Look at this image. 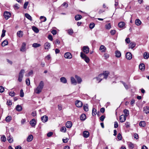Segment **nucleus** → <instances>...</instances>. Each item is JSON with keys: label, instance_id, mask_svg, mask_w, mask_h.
<instances>
[{"label": "nucleus", "instance_id": "1", "mask_svg": "<svg viewBox=\"0 0 149 149\" xmlns=\"http://www.w3.org/2000/svg\"><path fill=\"white\" fill-rule=\"evenodd\" d=\"M44 86V83L43 81H41L38 86L34 89V92L38 94L42 91Z\"/></svg>", "mask_w": 149, "mask_h": 149}, {"label": "nucleus", "instance_id": "2", "mask_svg": "<svg viewBox=\"0 0 149 149\" xmlns=\"http://www.w3.org/2000/svg\"><path fill=\"white\" fill-rule=\"evenodd\" d=\"M80 56L81 58L87 63L89 62L90 59L86 55L83 53L81 52L80 54Z\"/></svg>", "mask_w": 149, "mask_h": 149}, {"label": "nucleus", "instance_id": "3", "mask_svg": "<svg viewBox=\"0 0 149 149\" xmlns=\"http://www.w3.org/2000/svg\"><path fill=\"white\" fill-rule=\"evenodd\" d=\"M24 72V70L22 69L20 70L19 72V73L18 80L19 82L22 81Z\"/></svg>", "mask_w": 149, "mask_h": 149}, {"label": "nucleus", "instance_id": "4", "mask_svg": "<svg viewBox=\"0 0 149 149\" xmlns=\"http://www.w3.org/2000/svg\"><path fill=\"white\" fill-rule=\"evenodd\" d=\"M3 16L5 19L7 20L11 17V14L9 12L6 11L4 13Z\"/></svg>", "mask_w": 149, "mask_h": 149}, {"label": "nucleus", "instance_id": "5", "mask_svg": "<svg viewBox=\"0 0 149 149\" xmlns=\"http://www.w3.org/2000/svg\"><path fill=\"white\" fill-rule=\"evenodd\" d=\"M75 104L77 107H81L83 105V103L81 101L77 100L75 102Z\"/></svg>", "mask_w": 149, "mask_h": 149}, {"label": "nucleus", "instance_id": "6", "mask_svg": "<svg viewBox=\"0 0 149 149\" xmlns=\"http://www.w3.org/2000/svg\"><path fill=\"white\" fill-rule=\"evenodd\" d=\"M64 57L66 58L70 59L72 58V56L70 53L67 52L65 54Z\"/></svg>", "mask_w": 149, "mask_h": 149}, {"label": "nucleus", "instance_id": "7", "mask_svg": "<svg viewBox=\"0 0 149 149\" xmlns=\"http://www.w3.org/2000/svg\"><path fill=\"white\" fill-rule=\"evenodd\" d=\"M30 123L32 127H34L36 124V122L34 119H33L30 122Z\"/></svg>", "mask_w": 149, "mask_h": 149}, {"label": "nucleus", "instance_id": "8", "mask_svg": "<svg viewBox=\"0 0 149 149\" xmlns=\"http://www.w3.org/2000/svg\"><path fill=\"white\" fill-rule=\"evenodd\" d=\"M126 58L128 60H131L132 58V54L130 52H127L126 54Z\"/></svg>", "mask_w": 149, "mask_h": 149}, {"label": "nucleus", "instance_id": "9", "mask_svg": "<svg viewBox=\"0 0 149 149\" xmlns=\"http://www.w3.org/2000/svg\"><path fill=\"white\" fill-rule=\"evenodd\" d=\"M126 117L124 115H122L120 116V122L122 123L125 122L126 119Z\"/></svg>", "mask_w": 149, "mask_h": 149}, {"label": "nucleus", "instance_id": "10", "mask_svg": "<svg viewBox=\"0 0 149 149\" xmlns=\"http://www.w3.org/2000/svg\"><path fill=\"white\" fill-rule=\"evenodd\" d=\"M83 51L86 54H88L89 52V48L87 46H85L83 48Z\"/></svg>", "mask_w": 149, "mask_h": 149}, {"label": "nucleus", "instance_id": "11", "mask_svg": "<svg viewBox=\"0 0 149 149\" xmlns=\"http://www.w3.org/2000/svg\"><path fill=\"white\" fill-rule=\"evenodd\" d=\"M97 81H99L98 83L100 82L103 79H104L103 74H99L97 78Z\"/></svg>", "mask_w": 149, "mask_h": 149}, {"label": "nucleus", "instance_id": "12", "mask_svg": "<svg viewBox=\"0 0 149 149\" xmlns=\"http://www.w3.org/2000/svg\"><path fill=\"white\" fill-rule=\"evenodd\" d=\"M44 48L45 49L48 50L50 48V44L48 42H46L44 45Z\"/></svg>", "mask_w": 149, "mask_h": 149}, {"label": "nucleus", "instance_id": "13", "mask_svg": "<svg viewBox=\"0 0 149 149\" xmlns=\"http://www.w3.org/2000/svg\"><path fill=\"white\" fill-rule=\"evenodd\" d=\"M26 44L25 42H23L22 44V45L21 47L20 50V51L24 52L26 51Z\"/></svg>", "mask_w": 149, "mask_h": 149}, {"label": "nucleus", "instance_id": "14", "mask_svg": "<svg viewBox=\"0 0 149 149\" xmlns=\"http://www.w3.org/2000/svg\"><path fill=\"white\" fill-rule=\"evenodd\" d=\"M41 119L43 122L45 123L47 121L48 119V117L47 116L45 115L42 117Z\"/></svg>", "mask_w": 149, "mask_h": 149}, {"label": "nucleus", "instance_id": "15", "mask_svg": "<svg viewBox=\"0 0 149 149\" xmlns=\"http://www.w3.org/2000/svg\"><path fill=\"white\" fill-rule=\"evenodd\" d=\"M139 68L141 70L143 71L145 70V65L143 63H141L139 65Z\"/></svg>", "mask_w": 149, "mask_h": 149}, {"label": "nucleus", "instance_id": "16", "mask_svg": "<svg viewBox=\"0 0 149 149\" xmlns=\"http://www.w3.org/2000/svg\"><path fill=\"white\" fill-rule=\"evenodd\" d=\"M127 144L129 148L130 149H132L134 147V144L131 142H128L127 143Z\"/></svg>", "mask_w": 149, "mask_h": 149}, {"label": "nucleus", "instance_id": "17", "mask_svg": "<svg viewBox=\"0 0 149 149\" xmlns=\"http://www.w3.org/2000/svg\"><path fill=\"white\" fill-rule=\"evenodd\" d=\"M143 111L147 114L149 113V107L146 106L143 108Z\"/></svg>", "mask_w": 149, "mask_h": 149}, {"label": "nucleus", "instance_id": "18", "mask_svg": "<svg viewBox=\"0 0 149 149\" xmlns=\"http://www.w3.org/2000/svg\"><path fill=\"white\" fill-rule=\"evenodd\" d=\"M75 77L76 79L77 83L78 84H80L82 81L81 79L77 75H75Z\"/></svg>", "mask_w": 149, "mask_h": 149}, {"label": "nucleus", "instance_id": "19", "mask_svg": "<svg viewBox=\"0 0 149 149\" xmlns=\"http://www.w3.org/2000/svg\"><path fill=\"white\" fill-rule=\"evenodd\" d=\"M71 82L72 84L74 85H76L77 82L75 78L73 77H71L70 78Z\"/></svg>", "mask_w": 149, "mask_h": 149}, {"label": "nucleus", "instance_id": "20", "mask_svg": "<svg viewBox=\"0 0 149 149\" xmlns=\"http://www.w3.org/2000/svg\"><path fill=\"white\" fill-rule=\"evenodd\" d=\"M83 134L84 137L86 138L88 137L89 136V132L87 131H84Z\"/></svg>", "mask_w": 149, "mask_h": 149}, {"label": "nucleus", "instance_id": "21", "mask_svg": "<svg viewBox=\"0 0 149 149\" xmlns=\"http://www.w3.org/2000/svg\"><path fill=\"white\" fill-rule=\"evenodd\" d=\"M72 125V124L71 121H68L65 124L66 127L68 128H70Z\"/></svg>", "mask_w": 149, "mask_h": 149}, {"label": "nucleus", "instance_id": "22", "mask_svg": "<svg viewBox=\"0 0 149 149\" xmlns=\"http://www.w3.org/2000/svg\"><path fill=\"white\" fill-rule=\"evenodd\" d=\"M17 35L19 38L22 37L23 35V32L21 31H19L17 32Z\"/></svg>", "mask_w": 149, "mask_h": 149}, {"label": "nucleus", "instance_id": "23", "mask_svg": "<svg viewBox=\"0 0 149 149\" xmlns=\"http://www.w3.org/2000/svg\"><path fill=\"white\" fill-rule=\"evenodd\" d=\"M82 16L80 15H77L75 16V19L76 21H78L82 18Z\"/></svg>", "mask_w": 149, "mask_h": 149}, {"label": "nucleus", "instance_id": "24", "mask_svg": "<svg viewBox=\"0 0 149 149\" xmlns=\"http://www.w3.org/2000/svg\"><path fill=\"white\" fill-rule=\"evenodd\" d=\"M106 49V48L104 45H101L100 48V50L102 52H105Z\"/></svg>", "mask_w": 149, "mask_h": 149}, {"label": "nucleus", "instance_id": "25", "mask_svg": "<svg viewBox=\"0 0 149 149\" xmlns=\"http://www.w3.org/2000/svg\"><path fill=\"white\" fill-rule=\"evenodd\" d=\"M139 125L140 127H144L146 126V123L144 121H140L139 123Z\"/></svg>", "mask_w": 149, "mask_h": 149}, {"label": "nucleus", "instance_id": "26", "mask_svg": "<svg viewBox=\"0 0 149 149\" xmlns=\"http://www.w3.org/2000/svg\"><path fill=\"white\" fill-rule=\"evenodd\" d=\"M136 45V43L134 42H131L129 45V48L132 49Z\"/></svg>", "mask_w": 149, "mask_h": 149}, {"label": "nucleus", "instance_id": "27", "mask_svg": "<svg viewBox=\"0 0 149 149\" xmlns=\"http://www.w3.org/2000/svg\"><path fill=\"white\" fill-rule=\"evenodd\" d=\"M135 24L137 26H139L141 24V22L139 19H136L135 21Z\"/></svg>", "mask_w": 149, "mask_h": 149}, {"label": "nucleus", "instance_id": "28", "mask_svg": "<svg viewBox=\"0 0 149 149\" xmlns=\"http://www.w3.org/2000/svg\"><path fill=\"white\" fill-rule=\"evenodd\" d=\"M16 109L18 111H20L22 110V107L19 105H17L16 107Z\"/></svg>", "mask_w": 149, "mask_h": 149}, {"label": "nucleus", "instance_id": "29", "mask_svg": "<svg viewBox=\"0 0 149 149\" xmlns=\"http://www.w3.org/2000/svg\"><path fill=\"white\" fill-rule=\"evenodd\" d=\"M60 81L62 83L65 84L67 83V80L64 77H61L60 79Z\"/></svg>", "mask_w": 149, "mask_h": 149}, {"label": "nucleus", "instance_id": "30", "mask_svg": "<svg viewBox=\"0 0 149 149\" xmlns=\"http://www.w3.org/2000/svg\"><path fill=\"white\" fill-rule=\"evenodd\" d=\"M125 23L123 22H121L118 23V26L120 28H123L125 25Z\"/></svg>", "mask_w": 149, "mask_h": 149}, {"label": "nucleus", "instance_id": "31", "mask_svg": "<svg viewBox=\"0 0 149 149\" xmlns=\"http://www.w3.org/2000/svg\"><path fill=\"white\" fill-rule=\"evenodd\" d=\"M123 112L125 114L124 116H125L126 117L128 116L129 114V112L128 110L127 109H125L123 111Z\"/></svg>", "mask_w": 149, "mask_h": 149}, {"label": "nucleus", "instance_id": "32", "mask_svg": "<svg viewBox=\"0 0 149 149\" xmlns=\"http://www.w3.org/2000/svg\"><path fill=\"white\" fill-rule=\"evenodd\" d=\"M109 72L108 71H105L104 72L103 74L104 79H106L108 77Z\"/></svg>", "mask_w": 149, "mask_h": 149}, {"label": "nucleus", "instance_id": "33", "mask_svg": "<svg viewBox=\"0 0 149 149\" xmlns=\"http://www.w3.org/2000/svg\"><path fill=\"white\" fill-rule=\"evenodd\" d=\"M116 56L117 57L119 58L121 56V53L120 51H117L115 52Z\"/></svg>", "mask_w": 149, "mask_h": 149}, {"label": "nucleus", "instance_id": "34", "mask_svg": "<svg viewBox=\"0 0 149 149\" xmlns=\"http://www.w3.org/2000/svg\"><path fill=\"white\" fill-rule=\"evenodd\" d=\"M143 56L144 59H147L149 57V55L147 52H145L143 54Z\"/></svg>", "mask_w": 149, "mask_h": 149}, {"label": "nucleus", "instance_id": "35", "mask_svg": "<svg viewBox=\"0 0 149 149\" xmlns=\"http://www.w3.org/2000/svg\"><path fill=\"white\" fill-rule=\"evenodd\" d=\"M33 136L32 135H29L27 138V141L28 142H30L33 140Z\"/></svg>", "mask_w": 149, "mask_h": 149}, {"label": "nucleus", "instance_id": "36", "mask_svg": "<svg viewBox=\"0 0 149 149\" xmlns=\"http://www.w3.org/2000/svg\"><path fill=\"white\" fill-rule=\"evenodd\" d=\"M86 118V115L84 114H82L80 117V119L81 120L84 121L85 120Z\"/></svg>", "mask_w": 149, "mask_h": 149}, {"label": "nucleus", "instance_id": "37", "mask_svg": "<svg viewBox=\"0 0 149 149\" xmlns=\"http://www.w3.org/2000/svg\"><path fill=\"white\" fill-rule=\"evenodd\" d=\"M97 114V110L95 108H93L92 109V115L93 116H95Z\"/></svg>", "mask_w": 149, "mask_h": 149}, {"label": "nucleus", "instance_id": "38", "mask_svg": "<svg viewBox=\"0 0 149 149\" xmlns=\"http://www.w3.org/2000/svg\"><path fill=\"white\" fill-rule=\"evenodd\" d=\"M11 119L12 117L11 116H7L5 120L7 122H9L10 121V120H11Z\"/></svg>", "mask_w": 149, "mask_h": 149}, {"label": "nucleus", "instance_id": "39", "mask_svg": "<svg viewBox=\"0 0 149 149\" xmlns=\"http://www.w3.org/2000/svg\"><path fill=\"white\" fill-rule=\"evenodd\" d=\"M83 108L84 110L86 111H88V104H86L83 106Z\"/></svg>", "mask_w": 149, "mask_h": 149}, {"label": "nucleus", "instance_id": "40", "mask_svg": "<svg viewBox=\"0 0 149 149\" xmlns=\"http://www.w3.org/2000/svg\"><path fill=\"white\" fill-rule=\"evenodd\" d=\"M25 16L26 18H27L29 20L31 21L32 20V17L31 16L28 14L26 13L25 14Z\"/></svg>", "mask_w": 149, "mask_h": 149}, {"label": "nucleus", "instance_id": "41", "mask_svg": "<svg viewBox=\"0 0 149 149\" xmlns=\"http://www.w3.org/2000/svg\"><path fill=\"white\" fill-rule=\"evenodd\" d=\"M33 30L36 33H38L39 32V30L36 27L33 26L32 28Z\"/></svg>", "mask_w": 149, "mask_h": 149}, {"label": "nucleus", "instance_id": "42", "mask_svg": "<svg viewBox=\"0 0 149 149\" xmlns=\"http://www.w3.org/2000/svg\"><path fill=\"white\" fill-rule=\"evenodd\" d=\"M40 46V44L38 43H34L32 45V47L35 48L39 47Z\"/></svg>", "mask_w": 149, "mask_h": 149}, {"label": "nucleus", "instance_id": "43", "mask_svg": "<svg viewBox=\"0 0 149 149\" xmlns=\"http://www.w3.org/2000/svg\"><path fill=\"white\" fill-rule=\"evenodd\" d=\"M8 42L7 40H4L2 43V46L3 47L5 46L8 45Z\"/></svg>", "mask_w": 149, "mask_h": 149}, {"label": "nucleus", "instance_id": "44", "mask_svg": "<svg viewBox=\"0 0 149 149\" xmlns=\"http://www.w3.org/2000/svg\"><path fill=\"white\" fill-rule=\"evenodd\" d=\"M1 141L4 142H5L6 140V138L4 135H3L1 137Z\"/></svg>", "mask_w": 149, "mask_h": 149}, {"label": "nucleus", "instance_id": "45", "mask_svg": "<svg viewBox=\"0 0 149 149\" xmlns=\"http://www.w3.org/2000/svg\"><path fill=\"white\" fill-rule=\"evenodd\" d=\"M68 33L69 35H71L73 33V31L72 29H70L68 30Z\"/></svg>", "mask_w": 149, "mask_h": 149}, {"label": "nucleus", "instance_id": "46", "mask_svg": "<svg viewBox=\"0 0 149 149\" xmlns=\"http://www.w3.org/2000/svg\"><path fill=\"white\" fill-rule=\"evenodd\" d=\"M7 140L9 143H11L13 141V139L11 136H9L7 138Z\"/></svg>", "mask_w": 149, "mask_h": 149}, {"label": "nucleus", "instance_id": "47", "mask_svg": "<svg viewBox=\"0 0 149 149\" xmlns=\"http://www.w3.org/2000/svg\"><path fill=\"white\" fill-rule=\"evenodd\" d=\"M105 28L107 29H109L111 28V25L110 23L106 24L105 26Z\"/></svg>", "mask_w": 149, "mask_h": 149}, {"label": "nucleus", "instance_id": "48", "mask_svg": "<svg viewBox=\"0 0 149 149\" xmlns=\"http://www.w3.org/2000/svg\"><path fill=\"white\" fill-rule=\"evenodd\" d=\"M95 26V24L94 23H91L90 24L89 27L90 29H92Z\"/></svg>", "mask_w": 149, "mask_h": 149}, {"label": "nucleus", "instance_id": "49", "mask_svg": "<svg viewBox=\"0 0 149 149\" xmlns=\"http://www.w3.org/2000/svg\"><path fill=\"white\" fill-rule=\"evenodd\" d=\"M66 129L65 127H62L60 130V131L63 132H66Z\"/></svg>", "mask_w": 149, "mask_h": 149}, {"label": "nucleus", "instance_id": "50", "mask_svg": "<svg viewBox=\"0 0 149 149\" xmlns=\"http://www.w3.org/2000/svg\"><path fill=\"white\" fill-rule=\"evenodd\" d=\"M121 82L124 85V87H125V88L126 89H128V88H129L128 86L127 85V84H126L125 83V82H124L123 81H121Z\"/></svg>", "mask_w": 149, "mask_h": 149}, {"label": "nucleus", "instance_id": "51", "mask_svg": "<svg viewBox=\"0 0 149 149\" xmlns=\"http://www.w3.org/2000/svg\"><path fill=\"white\" fill-rule=\"evenodd\" d=\"M7 104L9 106H11L12 105V101L10 100H8L7 101Z\"/></svg>", "mask_w": 149, "mask_h": 149}, {"label": "nucleus", "instance_id": "52", "mask_svg": "<svg viewBox=\"0 0 149 149\" xmlns=\"http://www.w3.org/2000/svg\"><path fill=\"white\" fill-rule=\"evenodd\" d=\"M117 138L119 140H121L122 137L120 133H119L117 135Z\"/></svg>", "mask_w": 149, "mask_h": 149}, {"label": "nucleus", "instance_id": "53", "mask_svg": "<svg viewBox=\"0 0 149 149\" xmlns=\"http://www.w3.org/2000/svg\"><path fill=\"white\" fill-rule=\"evenodd\" d=\"M29 4V2L28 1L26 2L24 5V9H26L27 7V6Z\"/></svg>", "mask_w": 149, "mask_h": 149}, {"label": "nucleus", "instance_id": "54", "mask_svg": "<svg viewBox=\"0 0 149 149\" xmlns=\"http://www.w3.org/2000/svg\"><path fill=\"white\" fill-rule=\"evenodd\" d=\"M6 31L4 29H3L2 31V33L1 35V37L3 38V37L5 35Z\"/></svg>", "mask_w": 149, "mask_h": 149}, {"label": "nucleus", "instance_id": "55", "mask_svg": "<svg viewBox=\"0 0 149 149\" xmlns=\"http://www.w3.org/2000/svg\"><path fill=\"white\" fill-rule=\"evenodd\" d=\"M9 94L10 96L13 97L15 95V93L14 92H10L9 93Z\"/></svg>", "mask_w": 149, "mask_h": 149}, {"label": "nucleus", "instance_id": "56", "mask_svg": "<svg viewBox=\"0 0 149 149\" xmlns=\"http://www.w3.org/2000/svg\"><path fill=\"white\" fill-rule=\"evenodd\" d=\"M4 88L2 86H0V93H2L4 92Z\"/></svg>", "mask_w": 149, "mask_h": 149}, {"label": "nucleus", "instance_id": "57", "mask_svg": "<svg viewBox=\"0 0 149 149\" xmlns=\"http://www.w3.org/2000/svg\"><path fill=\"white\" fill-rule=\"evenodd\" d=\"M26 84L28 85L29 86L30 84V80L29 79H27L26 80Z\"/></svg>", "mask_w": 149, "mask_h": 149}, {"label": "nucleus", "instance_id": "58", "mask_svg": "<svg viewBox=\"0 0 149 149\" xmlns=\"http://www.w3.org/2000/svg\"><path fill=\"white\" fill-rule=\"evenodd\" d=\"M33 74V71L32 70H31L30 71L28 74H26V76H29L31 75H32Z\"/></svg>", "mask_w": 149, "mask_h": 149}, {"label": "nucleus", "instance_id": "59", "mask_svg": "<svg viewBox=\"0 0 149 149\" xmlns=\"http://www.w3.org/2000/svg\"><path fill=\"white\" fill-rule=\"evenodd\" d=\"M61 6H65V8H66L68 7V5L66 2H65L61 5Z\"/></svg>", "mask_w": 149, "mask_h": 149}, {"label": "nucleus", "instance_id": "60", "mask_svg": "<svg viewBox=\"0 0 149 149\" xmlns=\"http://www.w3.org/2000/svg\"><path fill=\"white\" fill-rule=\"evenodd\" d=\"M24 96V93L23 92V91L22 89L20 90V96L21 97H22Z\"/></svg>", "mask_w": 149, "mask_h": 149}, {"label": "nucleus", "instance_id": "61", "mask_svg": "<svg viewBox=\"0 0 149 149\" xmlns=\"http://www.w3.org/2000/svg\"><path fill=\"white\" fill-rule=\"evenodd\" d=\"M40 18L41 19H43V20L42 21L43 22H45L46 20V19H47L44 16H41L40 17Z\"/></svg>", "mask_w": 149, "mask_h": 149}, {"label": "nucleus", "instance_id": "62", "mask_svg": "<svg viewBox=\"0 0 149 149\" xmlns=\"http://www.w3.org/2000/svg\"><path fill=\"white\" fill-rule=\"evenodd\" d=\"M105 118V116H104L102 115L100 117V120L101 121H103L104 120Z\"/></svg>", "mask_w": 149, "mask_h": 149}, {"label": "nucleus", "instance_id": "63", "mask_svg": "<svg viewBox=\"0 0 149 149\" xmlns=\"http://www.w3.org/2000/svg\"><path fill=\"white\" fill-rule=\"evenodd\" d=\"M53 133L52 132H50L48 133L47 134V136L48 137H49L53 135Z\"/></svg>", "mask_w": 149, "mask_h": 149}, {"label": "nucleus", "instance_id": "64", "mask_svg": "<svg viewBox=\"0 0 149 149\" xmlns=\"http://www.w3.org/2000/svg\"><path fill=\"white\" fill-rule=\"evenodd\" d=\"M48 38L49 40L51 41H52L53 40L52 37L51 35H49L48 36Z\"/></svg>", "mask_w": 149, "mask_h": 149}]
</instances>
